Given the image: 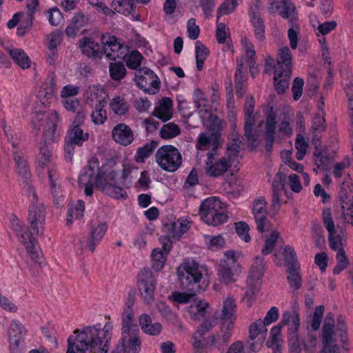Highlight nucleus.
Instances as JSON below:
<instances>
[{"instance_id": "38", "label": "nucleus", "mask_w": 353, "mask_h": 353, "mask_svg": "<svg viewBox=\"0 0 353 353\" xmlns=\"http://www.w3.org/2000/svg\"><path fill=\"white\" fill-rule=\"evenodd\" d=\"M133 0H112L111 8L115 13L129 15L133 10Z\"/></svg>"}, {"instance_id": "2", "label": "nucleus", "mask_w": 353, "mask_h": 353, "mask_svg": "<svg viewBox=\"0 0 353 353\" xmlns=\"http://www.w3.org/2000/svg\"><path fill=\"white\" fill-rule=\"evenodd\" d=\"M220 143L216 134H212L208 137L207 134L202 132L199 135L196 141V148L199 150H210L207 153V160L205 161V173L212 177H219L225 173L231 166L229 159L223 157L218 161H214L217 156L216 150L219 147Z\"/></svg>"}, {"instance_id": "5", "label": "nucleus", "mask_w": 353, "mask_h": 353, "mask_svg": "<svg viewBox=\"0 0 353 353\" xmlns=\"http://www.w3.org/2000/svg\"><path fill=\"white\" fill-rule=\"evenodd\" d=\"M156 162L164 170L174 172L182 163V156L179 150L171 145L159 148L155 154Z\"/></svg>"}, {"instance_id": "14", "label": "nucleus", "mask_w": 353, "mask_h": 353, "mask_svg": "<svg viewBox=\"0 0 353 353\" xmlns=\"http://www.w3.org/2000/svg\"><path fill=\"white\" fill-rule=\"evenodd\" d=\"M99 91V88L98 87L92 86L89 87L88 92L90 94L89 97H90L91 101L96 98L95 110L91 114L92 120L95 124H102L107 119L106 111L104 109L105 102L102 99H98L97 96ZM100 92H102L103 90L101 89Z\"/></svg>"}, {"instance_id": "48", "label": "nucleus", "mask_w": 353, "mask_h": 353, "mask_svg": "<svg viewBox=\"0 0 353 353\" xmlns=\"http://www.w3.org/2000/svg\"><path fill=\"white\" fill-rule=\"evenodd\" d=\"M254 124H244L245 137L252 148H256L259 144V133L257 130H253Z\"/></svg>"}, {"instance_id": "12", "label": "nucleus", "mask_w": 353, "mask_h": 353, "mask_svg": "<svg viewBox=\"0 0 353 353\" xmlns=\"http://www.w3.org/2000/svg\"><path fill=\"white\" fill-rule=\"evenodd\" d=\"M31 205L29 208L28 221L31 230L37 233L39 232V225H43L44 221L43 206L42 203L37 205V196L34 190L30 192Z\"/></svg>"}, {"instance_id": "31", "label": "nucleus", "mask_w": 353, "mask_h": 353, "mask_svg": "<svg viewBox=\"0 0 353 353\" xmlns=\"http://www.w3.org/2000/svg\"><path fill=\"white\" fill-rule=\"evenodd\" d=\"M208 308L209 304L206 301L196 300L189 306L188 312L192 319L199 321L205 318Z\"/></svg>"}, {"instance_id": "35", "label": "nucleus", "mask_w": 353, "mask_h": 353, "mask_svg": "<svg viewBox=\"0 0 353 353\" xmlns=\"http://www.w3.org/2000/svg\"><path fill=\"white\" fill-rule=\"evenodd\" d=\"M118 173L114 170H112L108 174L99 173L96 176H100L102 178V182L112 183L115 185H123L126 179L127 173L125 168H123L119 174V176L117 177Z\"/></svg>"}, {"instance_id": "53", "label": "nucleus", "mask_w": 353, "mask_h": 353, "mask_svg": "<svg viewBox=\"0 0 353 353\" xmlns=\"http://www.w3.org/2000/svg\"><path fill=\"white\" fill-rule=\"evenodd\" d=\"M250 20L254 28L255 37L259 41H263L265 39V24L263 20L261 17H256L250 19Z\"/></svg>"}, {"instance_id": "52", "label": "nucleus", "mask_w": 353, "mask_h": 353, "mask_svg": "<svg viewBox=\"0 0 353 353\" xmlns=\"http://www.w3.org/2000/svg\"><path fill=\"white\" fill-rule=\"evenodd\" d=\"M90 6L95 8V10L103 14L113 17L115 15V12L111 8L107 6L103 1L100 0H88Z\"/></svg>"}, {"instance_id": "47", "label": "nucleus", "mask_w": 353, "mask_h": 353, "mask_svg": "<svg viewBox=\"0 0 353 353\" xmlns=\"http://www.w3.org/2000/svg\"><path fill=\"white\" fill-rule=\"evenodd\" d=\"M46 329L48 330V332H46V341H48V345L50 350H54L58 347L54 325L52 322L48 321L47 325H46Z\"/></svg>"}, {"instance_id": "36", "label": "nucleus", "mask_w": 353, "mask_h": 353, "mask_svg": "<svg viewBox=\"0 0 353 353\" xmlns=\"http://www.w3.org/2000/svg\"><path fill=\"white\" fill-rule=\"evenodd\" d=\"M288 282L294 290H299L302 287V279L300 274V265L287 268Z\"/></svg>"}, {"instance_id": "23", "label": "nucleus", "mask_w": 353, "mask_h": 353, "mask_svg": "<svg viewBox=\"0 0 353 353\" xmlns=\"http://www.w3.org/2000/svg\"><path fill=\"white\" fill-rule=\"evenodd\" d=\"M190 228V222L186 219H179L176 221L165 225V230L170 240L179 239L184 233L189 230Z\"/></svg>"}, {"instance_id": "27", "label": "nucleus", "mask_w": 353, "mask_h": 353, "mask_svg": "<svg viewBox=\"0 0 353 353\" xmlns=\"http://www.w3.org/2000/svg\"><path fill=\"white\" fill-rule=\"evenodd\" d=\"M59 121V117L58 112L55 110H52L48 114V121L47 123L49 125V130L48 133L46 132V143H56L59 141V134L57 130V123Z\"/></svg>"}, {"instance_id": "59", "label": "nucleus", "mask_w": 353, "mask_h": 353, "mask_svg": "<svg viewBox=\"0 0 353 353\" xmlns=\"http://www.w3.org/2000/svg\"><path fill=\"white\" fill-rule=\"evenodd\" d=\"M33 17L32 16L25 15L21 19L17 29V34L19 37H23L29 31L32 25Z\"/></svg>"}, {"instance_id": "39", "label": "nucleus", "mask_w": 353, "mask_h": 353, "mask_svg": "<svg viewBox=\"0 0 353 353\" xmlns=\"http://www.w3.org/2000/svg\"><path fill=\"white\" fill-rule=\"evenodd\" d=\"M85 210V204L82 200H78L75 205H71L68 211V217L67 219V223L71 224L74 219H80L83 216Z\"/></svg>"}, {"instance_id": "61", "label": "nucleus", "mask_w": 353, "mask_h": 353, "mask_svg": "<svg viewBox=\"0 0 353 353\" xmlns=\"http://www.w3.org/2000/svg\"><path fill=\"white\" fill-rule=\"evenodd\" d=\"M284 256L287 262V268L300 265L296 259V253L292 246H285Z\"/></svg>"}, {"instance_id": "60", "label": "nucleus", "mask_w": 353, "mask_h": 353, "mask_svg": "<svg viewBox=\"0 0 353 353\" xmlns=\"http://www.w3.org/2000/svg\"><path fill=\"white\" fill-rule=\"evenodd\" d=\"M254 216L257 230L263 233L270 230V222L267 218V213L265 214H257Z\"/></svg>"}, {"instance_id": "40", "label": "nucleus", "mask_w": 353, "mask_h": 353, "mask_svg": "<svg viewBox=\"0 0 353 353\" xmlns=\"http://www.w3.org/2000/svg\"><path fill=\"white\" fill-rule=\"evenodd\" d=\"M268 329L265 326L261 319H258L250 324L249 327V339L254 341L260 336H266Z\"/></svg>"}, {"instance_id": "32", "label": "nucleus", "mask_w": 353, "mask_h": 353, "mask_svg": "<svg viewBox=\"0 0 353 353\" xmlns=\"http://www.w3.org/2000/svg\"><path fill=\"white\" fill-rule=\"evenodd\" d=\"M82 52L88 57L100 58L103 54L98 43L91 38H84L80 45Z\"/></svg>"}, {"instance_id": "30", "label": "nucleus", "mask_w": 353, "mask_h": 353, "mask_svg": "<svg viewBox=\"0 0 353 353\" xmlns=\"http://www.w3.org/2000/svg\"><path fill=\"white\" fill-rule=\"evenodd\" d=\"M170 250V244L165 243L162 249L155 248L153 250L151 256L152 261V268L156 271L161 270L166 261V256Z\"/></svg>"}, {"instance_id": "19", "label": "nucleus", "mask_w": 353, "mask_h": 353, "mask_svg": "<svg viewBox=\"0 0 353 353\" xmlns=\"http://www.w3.org/2000/svg\"><path fill=\"white\" fill-rule=\"evenodd\" d=\"M112 139L117 143L127 146L134 140V133L132 129L125 123L117 124L112 131Z\"/></svg>"}, {"instance_id": "15", "label": "nucleus", "mask_w": 353, "mask_h": 353, "mask_svg": "<svg viewBox=\"0 0 353 353\" xmlns=\"http://www.w3.org/2000/svg\"><path fill=\"white\" fill-rule=\"evenodd\" d=\"M268 10L270 13L277 12L283 18L290 21L295 19L296 8L290 0H272Z\"/></svg>"}, {"instance_id": "49", "label": "nucleus", "mask_w": 353, "mask_h": 353, "mask_svg": "<svg viewBox=\"0 0 353 353\" xmlns=\"http://www.w3.org/2000/svg\"><path fill=\"white\" fill-rule=\"evenodd\" d=\"M337 263L333 269L334 274H339L349 265V260L344 250H339L336 255Z\"/></svg>"}, {"instance_id": "29", "label": "nucleus", "mask_w": 353, "mask_h": 353, "mask_svg": "<svg viewBox=\"0 0 353 353\" xmlns=\"http://www.w3.org/2000/svg\"><path fill=\"white\" fill-rule=\"evenodd\" d=\"M48 173L50 193L52 194V197L54 198V204L58 206L60 204V199L62 197L61 185L58 181L59 178L57 174L56 170H54L52 168H50L48 167Z\"/></svg>"}, {"instance_id": "46", "label": "nucleus", "mask_w": 353, "mask_h": 353, "mask_svg": "<svg viewBox=\"0 0 353 353\" xmlns=\"http://www.w3.org/2000/svg\"><path fill=\"white\" fill-rule=\"evenodd\" d=\"M274 83L278 94H283L289 86V79L291 76H285L283 73L276 75L274 70Z\"/></svg>"}, {"instance_id": "51", "label": "nucleus", "mask_w": 353, "mask_h": 353, "mask_svg": "<svg viewBox=\"0 0 353 353\" xmlns=\"http://www.w3.org/2000/svg\"><path fill=\"white\" fill-rule=\"evenodd\" d=\"M254 110V101L252 97L247 98L244 105L245 110V123L254 124V116L253 112Z\"/></svg>"}, {"instance_id": "42", "label": "nucleus", "mask_w": 353, "mask_h": 353, "mask_svg": "<svg viewBox=\"0 0 353 353\" xmlns=\"http://www.w3.org/2000/svg\"><path fill=\"white\" fill-rule=\"evenodd\" d=\"M110 108L119 116L124 115L129 110V104L121 97H114L110 103Z\"/></svg>"}, {"instance_id": "57", "label": "nucleus", "mask_w": 353, "mask_h": 353, "mask_svg": "<svg viewBox=\"0 0 353 353\" xmlns=\"http://www.w3.org/2000/svg\"><path fill=\"white\" fill-rule=\"evenodd\" d=\"M280 234L278 231H273L270 236L265 240L264 247L263 248L261 252L263 255H267L271 253L275 246V243L278 240Z\"/></svg>"}, {"instance_id": "64", "label": "nucleus", "mask_w": 353, "mask_h": 353, "mask_svg": "<svg viewBox=\"0 0 353 353\" xmlns=\"http://www.w3.org/2000/svg\"><path fill=\"white\" fill-rule=\"evenodd\" d=\"M44 114L42 111L35 112L31 119V126L35 134L40 132L43 126Z\"/></svg>"}, {"instance_id": "17", "label": "nucleus", "mask_w": 353, "mask_h": 353, "mask_svg": "<svg viewBox=\"0 0 353 353\" xmlns=\"http://www.w3.org/2000/svg\"><path fill=\"white\" fill-rule=\"evenodd\" d=\"M286 176L279 171L275 175L272 184V204L271 208L278 212L281 207V192L285 189Z\"/></svg>"}, {"instance_id": "16", "label": "nucleus", "mask_w": 353, "mask_h": 353, "mask_svg": "<svg viewBox=\"0 0 353 353\" xmlns=\"http://www.w3.org/2000/svg\"><path fill=\"white\" fill-rule=\"evenodd\" d=\"M141 341L139 334L122 336L117 344L114 353H139Z\"/></svg>"}, {"instance_id": "21", "label": "nucleus", "mask_w": 353, "mask_h": 353, "mask_svg": "<svg viewBox=\"0 0 353 353\" xmlns=\"http://www.w3.org/2000/svg\"><path fill=\"white\" fill-rule=\"evenodd\" d=\"M108 226L105 222L99 223L97 225H91L90 230L87 238V247L93 252L99 244L107 232Z\"/></svg>"}, {"instance_id": "43", "label": "nucleus", "mask_w": 353, "mask_h": 353, "mask_svg": "<svg viewBox=\"0 0 353 353\" xmlns=\"http://www.w3.org/2000/svg\"><path fill=\"white\" fill-rule=\"evenodd\" d=\"M109 72L110 77L114 81H120L126 74L125 65L120 61L110 63L109 65Z\"/></svg>"}, {"instance_id": "44", "label": "nucleus", "mask_w": 353, "mask_h": 353, "mask_svg": "<svg viewBox=\"0 0 353 353\" xmlns=\"http://www.w3.org/2000/svg\"><path fill=\"white\" fill-rule=\"evenodd\" d=\"M10 221L11 224V229L14 232L19 241L21 243H26V241H25V236L23 234V231L26 230V228L23 224L22 221L19 220L18 217L14 214L10 215Z\"/></svg>"}, {"instance_id": "41", "label": "nucleus", "mask_w": 353, "mask_h": 353, "mask_svg": "<svg viewBox=\"0 0 353 353\" xmlns=\"http://www.w3.org/2000/svg\"><path fill=\"white\" fill-rule=\"evenodd\" d=\"M180 133L181 129L179 126L173 122L163 125L159 132L160 137L164 139L176 137Z\"/></svg>"}, {"instance_id": "63", "label": "nucleus", "mask_w": 353, "mask_h": 353, "mask_svg": "<svg viewBox=\"0 0 353 353\" xmlns=\"http://www.w3.org/2000/svg\"><path fill=\"white\" fill-rule=\"evenodd\" d=\"M234 322H221V332L223 343H227L230 341L234 329Z\"/></svg>"}, {"instance_id": "50", "label": "nucleus", "mask_w": 353, "mask_h": 353, "mask_svg": "<svg viewBox=\"0 0 353 353\" xmlns=\"http://www.w3.org/2000/svg\"><path fill=\"white\" fill-rule=\"evenodd\" d=\"M237 6V0H225V1L217 9V20H219L223 15L232 13L236 9Z\"/></svg>"}, {"instance_id": "7", "label": "nucleus", "mask_w": 353, "mask_h": 353, "mask_svg": "<svg viewBox=\"0 0 353 353\" xmlns=\"http://www.w3.org/2000/svg\"><path fill=\"white\" fill-rule=\"evenodd\" d=\"M224 257L219 265L218 276L220 282L228 285L235 281L234 276L237 274L240 266L236 262L235 252L233 250L225 252Z\"/></svg>"}, {"instance_id": "28", "label": "nucleus", "mask_w": 353, "mask_h": 353, "mask_svg": "<svg viewBox=\"0 0 353 353\" xmlns=\"http://www.w3.org/2000/svg\"><path fill=\"white\" fill-rule=\"evenodd\" d=\"M121 321L122 336L139 334V329L134 318L133 312H123Z\"/></svg>"}, {"instance_id": "3", "label": "nucleus", "mask_w": 353, "mask_h": 353, "mask_svg": "<svg viewBox=\"0 0 353 353\" xmlns=\"http://www.w3.org/2000/svg\"><path fill=\"white\" fill-rule=\"evenodd\" d=\"M206 274V267L194 260L185 261L177 268L178 279L182 288L193 292L202 290L199 283Z\"/></svg>"}, {"instance_id": "8", "label": "nucleus", "mask_w": 353, "mask_h": 353, "mask_svg": "<svg viewBox=\"0 0 353 353\" xmlns=\"http://www.w3.org/2000/svg\"><path fill=\"white\" fill-rule=\"evenodd\" d=\"M334 314L332 312L327 313L322 327L323 347L319 353H339L338 346L334 339Z\"/></svg>"}, {"instance_id": "22", "label": "nucleus", "mask_w": 353, "mask_h": 353, "mask_svg": "<svg viewBox=\"0 0 353 353\" xmlns=\"http://www.w3.org/2000/svg\"><path fill=\"white\" fill-rule=\"evenodd\" d=\"M236 303L231 295H228L223 302V307L217 318L221 322H234L236 319Z\"/></svg>"}, {"instance_id": "18", "label": "nucleus", "mask_w": 353, "mask_h": 353, "mask_svg": "<svg viewBox=\"0 0 353 353\" xmlns=\"http://www.w3.org/2000/svg\"><path fill=\"white\" fill-rule=\"evenodd\" d=\"M26 333V330L21 323L17 321H12L8 330L9 347L11 353L17 352Z\"/></svg>"}, {"instance_id": "55", "label": "nucleus", "mask_w": 353, "mask_h": 353, "mask_svg": "<svg viewBox=\"0 0 353 353\" xmlns=\"http://www.w3.org/2000/svg\"><path fill=\"white\" fill-rule=\"evenodd\" d=\"M204 238L208 248L212 250L219 249L225 244L224 239L221 235H205Z\"/></svg>"}, {"instance_id": "10", "label": "nucleus", "mask_w": 353, "mask_h": 353, "mask_svg": "<svg viewBox=\"0 0 353 353\" xmlns=\"http://www.w3.org/2000/svg\"><path fill=\"white\" fill-rule=\"evenodd\" d=\"M88 134L84 133L83 130L77 125H73L70 127L65 138V157L71 160L74 151V147L81 146L83 143L88 139Z\"/></svg>"}, {"instance_id": "20", "label": "nucleus", "mask_w": 353, "mask_h": 353, "mask_svg": "<svg viewBox=\"0 0 353 353\" xmlns=\"http://www.w3.org/2000/svg\"><path fill=\"white\" fill-rule=\"evenodd\" d=\"M276 118V114L274 112L273 108H271L266 116L265 130L264 133L265 150L268 152L272 151L273 143L275 141Z\"/></svg>"}, {"instance_id": "11", "label": "nucleus", "mask_w": 353, "mask_h": 353, "mask_svg": "<svg viewBox=\"0 0 353 353\" xmlns=\"http://www.w3.org/2000/svg\"><path fill=\"white\" fill-rule=\"evenodd\" d=\"M322 219L323 224L329 233L328 241L331 249L339 251L344 250L342 248V241L340 236H335L336 231L334 222L332 216L330 208H325L322 213Z\"/></svg>"}, {"instance_id": "62", "label": "nucleus", "mask_w": 353, "mask_h": 353, "mask_svg": "<svg viewBox=\"0 0 353 353\" xmlns=\"http://www.w3.org/2000/svg\"><path fill=\"white\" fill-rule=\"evenodd\" d=\"M324 310L325 308L323 305H319L315 308L310 323V326L312 329L314 331L319 330V328L320 327L322 321V317L324 313Z\"/></svg>"}, {"instance_id": "33", "label": "nucleus", "mask_w": 353, "mask_h": 353, "mask_svg": "<svg viewBox=\"0 0 353 353\" xmlns=\"http://www.w3.org/2000/svg\"><path fill=\"white\" fill-rule=\"evenodd\" d=\"M159 141L152 140L146 143L143 146L137 148L134 155V159L137 163H143L149 158L157 148Z\"/></svg>"}, {"instance_id": "4", "label": "nucleus", "mask_w": 353, "mask_h": 353, "mask_svg": "<svg viewBox=\"0 0 353 353\" xmlns=\"http://www.w3.org/2000/svg\"><path fill=\"white\" fill-rule=\"evenodd\" d=\"M224 204L216 197L205 199L199 208V215L208 225L216 226L227 221L228 215Z\"/></svg>"}, {"instance_id": "9", "label": "nucleus", "mask_w": 353, "mask_h": 353, "mask_svg": "<svg viewBox=\"0 0 353 353\" xmlns=\"http://www.w3.org/2000/svg\"><path fill=\"white\" fill-rule=\"evenodd\" d=\"M103 53L111 60H123L127 56V48L118 42L114 36H102Z\"/></svg>"}, {"instance_id": "6", "label": "nucleus", "mask_w": 353, "mask_h": 353, "mask_svg": "<svg viewBox=\"0 0 353 353\" xmlns=\"http://www.w3.org/2000/svg\"><path fill=\"white\" fill-rule=\"evenodd\" d=\"M137 285L143 302L151 304L154 299L157 281L148 268L142 269L137 276Z\"/></svg>"}, {"instance_id": "58", "label": "nucleus", "mask_w": 353, "mask_h": 353, "mask_svg": "<svg viewBox=\"0 0 353 353\" xmlns=\"http://www.w3.org/2000/svg\"><path fill=\"white\" fill-rule=\"evenodd\" d=\"M308 144L305 140V137L301 134H298L295 141V148L297 150L296 157L298 160H302L306 153Z\"/></svg>"}, {"instance_id": "25", "label": "nucleus", "mask_w": 353, "mask_h": 353, "mask_svg": "<svg viewBox=\"0 0 353 353\" xmlns=\"http://www.w3.org/2000/svg\"><path fill=\"white\" fill-rule=\"evenodd\" d=\"M96 186L100 188L106 194L116 199H125L127 196L126 192L120 186L112 183L102 182V178L100 176L95 177Z\"/></svg>"}, {"instance_id": "37", "label": "nucleus", "mask_w": 353, "mask_h": 353, "mask_svg": "<svg viewBox=\"0 0 353 353\" xmlns=\"http://www.w3.org/2000/svg\"><path fill=\"white\" fill-rule=\"evenodd\" d=\"M265 264L263 259L261 256H256L254 262L252 265L251 270L249 274L248 281H257L261 279L264 274Z\"/></svg>"}, {"instance_id": "24", "label": "nucleus", "mask_w": 353, "mask_h": 353, "mask_svg": "<svg viewBox=\"0 0 353 353\" xmlns=\"http://www.w3.org/2000/svg\"><path fill=\"white\" fill-rule=\"evenodd\" d=\"M1 45L10 54L12 60L21 68L26 69L30 66L31 61L23 50L15 48L11 46L5 45L1 41Z\"/></svg>"}, {"instance_id": "1", "label": "nucleus", "mask_w": 353, "mask_h": 353, "mask_svg": "<svg viewBox=\"0 0 353 353\" xmlns=\"http://www.w3.org/2000/svg\"><path fill=\"white\" fill-rule=\"evenodd\" d=\"M112 326L107 323L76 329L67 341L66 353H107V343L112 337Z\"/></svg>"}, {"instance_id": "13", "label": "nucleus", "mask_w": 353, "mask_h": 353, "mask_svg": "<svg viewBox=\"0 0 353 353\" xmlns=\"http://www.w3.org/2000/svg\"><path fill=\"white\" fill-rule=\"evenodd\" d=\"M292 55L288 47L281 48L278 51L276 64L274 66L276 75L284 72L285 76H291L292 72Z\"/></svg>"}, {"instance_id": "56", "label": "nucleus", "mask_w": 353, "mask_h": 353, "mask_svg": "<svg viewBox=\"0 0 353 353\" xmlns=\"http://www.w3.org/2000/svg\"><path fill=\"white\" fill-rule=\"evenodd\" d=\"M13 154L14 160L16 163L19 174L22 177H27L28 174V170L26 160L17 151L14 150Z\"/></svg>"}, {"instance_id": "34", "label": "nucleus", "mask_w": 353, "mask_h": 353, "mask_svg": "<svg viewBox=\"0 0 353 353\" xmlns=\"http://www.w3.org/2000/svg\"><path fill=\"white\" fill-rule=\"evenodd\" d=\"M48 49L50 51V54L49 55L47 61L50 64H52L57 57V47L61 43L62 34L61 32L57 30L48 36Z\"/></svg>"}, {"instance_id": "45", "label": "nucleus", "mask_w": 353, "mask_h": 353, "mask_svg": "<svg viewBox=\"0 0 353 353\" xmlns=\"http://www.w3.org/2000/svg\"><path fill=\"white\" fill-rule=\"evenodd\" d=\"M25 236V241L26 243H22L26 247L27 251L31 254L33 259L37 258V240L33 237L32 234L28 232L26 229L23 231Z\"/></svg>"}, {"instance_id": "26", "label": "nucleus", "mask_w": 353, "mask_h": 353, "mask_svg": "<svg viewBox=\"0 0 353 353\" xmlns=\"http://www.w3.org/2000/svg\"><path fill=\"white\" fill-rule=\"evenodd\" d=\"M172 101L168 97L163 98L155 106L152 115L165 122L172 117Z\"/></svg>"}, {"instance_id": "54", "label": "nucleus", "mask_w": 353, "mask_h": 353, "mask_svg": "<svg viewBox=\"0 0 353 353\" xmlns=\"http://www.w3.org/2000/svg\"><path fill=\"white\" fill-rule=\"evenodd\" d=\"M94 174L93 169L90 168L88 171H86L83 174H82L79 178V181L81 183H84L85 185V194L88 196H90L93 194V185L90 183L91 179Z\"/></svg>"}]
</instances>
